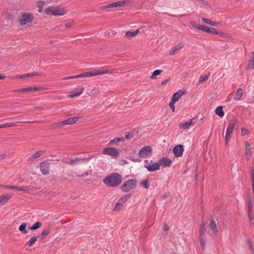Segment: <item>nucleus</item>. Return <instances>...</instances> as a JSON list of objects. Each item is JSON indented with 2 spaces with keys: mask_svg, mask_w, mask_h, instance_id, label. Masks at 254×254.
I'll return each mask as SVG.
<instances>
[{
  "mask_svg": "<svg viewBox=\"0 0 254 254\" xmlns=\"http://www.w3.org/2000/svg\"><path fill=\"white\" fill-rule=\"evenodd\" d=\"M122 177L117 173H112L103 179V183L109 187L118 186L122 182Z\"/></svg>",
  "mask_w": 254,
  "mask_h": 254,
  "instance_id": "obj_1",
  "label": "nucleus"
},
{
  "mask_svg": "<svg viewBox=\"0 0 254 254\" xmlns=\"http://www.w3.org/2000/svg\"><path fill=\"white\" fill-rule=\"evenodd\" d=\"M110 72L108 69H104L101 68L100 69H93V70L84 73L78 74L75 76H72L66 77L65 79H73L76 78L85 77H92L103 74L108 73Z\"/></svg>",
  "mask_w": 254,
  "mask_h": 254,
  "instance_id": "obj_2",
  "label": "nucleus"
},
{
  "mask_svg": "<svg viewBox=\"0 0 254 254\" xmlns=\"http://www.w3.org/2000/svg\"><path fill=\"white\" fill-rule=\"evenodd\" d=\"M251 181L252 186V191H253V199L248 198L247 200V206H248V212L249 214V217L250 220L251 221L253 219V207L252 204V200L254 203V170H251Z\"/></svg>",
  "mask_w": 254,
  "mask_h": 254,
  "instance_id": "obj_3",
  "label": "nucleus"
},
{
  "mask_svg": "<svg viewBox=\"0 0 254 254\" xmlns=\"http://www.w3.org/2000/svg\"><path fill=\"white\" fill-rule=\"evenodd\" d=\"M45 11L47 14L55 16H62L66 13L65 10L58 6L48 7Z\"/></svg>",
  "mask_w": 254,
  "mask_h": 254,
  "instance_id": "obj_4",
  "label": "nucleus"
},
{
  "mask_svg": "<svg viewBox=\"0 0 254 254\" xmlns=\"http://www.w3.org/2000/svg\"><path fill=\"white\" fill-rule=\"evenodd\" d=\"M235 125L236 122L235 121H231L228 124L224 137L225 144L226 145H228L229 143L234 129Z\"/></svg>",
  "mask_w": 254,
  "mask_h": 254,
  "instance_id": "obj_5",
  "label": "nucleus"
},
{
  "mask_svg": "<svg viewBox=\"0 0 254 254\" xmlns=\"http://www.w3.org/2000/svg\"><path fill=\"white\" fill-rule=\"evenodd\" d=\"M131 197L130 194H128L122 196L116 203L114 208L115 211H119L123 208L127 200Z\"/></svg>",
  "mask_w": 254,
  "mask_h": 254,
  "instance_id": "obj_6",
  "label": "nucleus"
},
{
  "mask_svg": "<svg viewBox=\"0 0 254 254\" xmlns=\"http://www.w3.org/2000/svg\"><path fill=\"white\" fill-rule=\"evenodd\" d=\"M136 185L135 180H129L125 182L121 186V189L123 191L128 192L130 190L134 189Z\"/></svg>",
  "mask_w": 254,
  "mask_h": 254,
  "instance_id": "obj_7",
  "label": "nucleus"
},
{
  "mask_svg": "<svg viewBox=\"0 0 254 254\" xmlns=\"http://www.w3.org/2000/svg\"><path fill=\"white\" fill-rule=\"evenodd\" d=\"M152 154V149L150 146H145L139 151L138 156L139 158H146L150 157Z\"/></svg>",
  "mask_w": 254,
  "mask_h": 254,
  "instance_id": "obj_8",
  "label": "nucleus"
},
{
  "mask_svg": "<svg viewBox=\"0 0 254 254\" xmlns=\"http://www.w3.org/2000/svg\"><path fill=\"white\" fill-rule=\"evenodd\" d=\"M144 167L146 168L149 172H154L160 169V165L158 162H154L152 160L148 161L145 160Z\"/></svg>",
  "mask_w": 254,
  "mask_h": 254,
  "instance_id": "obj_9",
  "label": "nucleus"
},
{
  "mask_svg": "<svg viewBox=\"0 0 254 254\" xmlns=\"http://www.w3.org/2000/svg\"><path fill=\"white\" fill-rule=\"evenodd\" d=\"M34 19L33 16L29 13H24L20 17L18 22L21 25L31 23Z\"/></svg>",
  "mask_w": 254,
  "mask_h": 254,
  "instance_id": "obj_10",
  "label": "nucleus"
},
{
  "mask_svg": "<svg viewBox=\"0 0 254 254\" xmlns=\"http://www.w3.org/2000/svg\"><path fill=\"white\" fill-rule=\"evenodd\" d=\"M102 153L108 155L114 158H117L119 155V151L116 148L112 147H107L104 148Z\"/></svg>",
  "mask_w": 254,
  "mask_h": 254,
  "instance_id": "obj_11",
  "label": "nucleus"
},
{
  "mask_svg": "<svg viewBox=\"0 0 254 254\" xmlns=\"http://www.w3.org/2000/svg\"><path fill=\"white\" fill-rule=\"evenodd\" d=\"M197 29L205 32L206 33H213L217 35L219 34V33L216 30V29L213 28H210L205 25H200L198 27H197Z\"/></svg>",
  "mask_w": 254,
  "mask_h": 254,
  "instance_id": "obj_12",
  "label": "nucleus"
},
{
  "mask_svg": "<svg viewBox=\"0 0 254 254\" xmlns=\"http://www.w3.org/2000/svg\"><path fill=\"white\" fill-rule=\"evenodd\" d=\"M126 1H118L115 2L111 3L105 5L102 7V9H104L105 8H113V7H117L123 6L125 4Z\"/></svg>",
  "mask_w": 254,
  "mask_h": 254,
  "instance_id": "obj_13",
  "label": "nucleus"
},
{
  "mask_svg": "<svg viewBox=\"0 0 254 254\" xmlns=\"http://www.w3.org/2000/svg\"><path fill=\"white\" fill-rule=\"evenodd\" d=\"M195 121H196V120L195 118H192L189 121L182 123L180 124V127L181 129H188L190 127H192L194 125V124L195 123Z\"/></svg>",
  "mask_w": 254,
  "mask_h": 254,
  "instance_id": "obj_14",
  "label": "nucleus"
},
{
  "mask_svg": "<svg viewBox=\"0 0 254 254\" xmlns=\"http://www.w3.org/2000/svg\"><path fill=\"white\" fill-rule=\"evenodd\" d=\"M83 91V87L82 86H78L77 88H75L72 90L68 95L70 98H73L77 97L80 95Z\"/></svg>",
  "mask_w": 254,
  "mask_h": 254,
  "instance_id": "obj_15",
  "label": "nucleus"
},
{
  "mask_svg": "<svg viewBox=\"0 0 254 254\" xmlns=\"http://www.w3.org/2000/svg\"><path fill=\"white\" fill-rule=\"evenodd\" d=\"M49 163L46 162H43L40 164V170L42 173L46 175L49 173Z\"/></svg>",
  "mask_w": 254,
  "mask_h": 254,
  "instance_id": "obj_16",
  "label": "nucleus"
},
{
  "mask_svg": "<svg viewBox=\"0 0 254 254\" xmlns=\"http://www.w3.org/2000/svg\"><path fill=\"white\" fill-rule=\"evenodd\" d=\"M80 158H64L63 160V162L70 164L71 165H75L78 164Z\"/></svg>",
  "mask_w": 254,
  "mask_h": 254,
  "instance_id": "obj_17",
  "label": "nucleus"
},
{
  "mask_svg": "<svg viewBox=\"0 0 254 254\" xmlns=\"http://www.w3.org/2000/svg\"><path fill=\"white\" fill-rule=\"evenodd\" d=\"M160 167H166L169 166L172 163V160L168 158H163L158 162Z\"/></svg>",
  "mask_w": 254,
  "mask_h": 254,
  "instance_id": "obj_18",
  "label": "nucleus"
},
{
  "mask_svg": "<svg viewBox=\"0 0 254 254\" xmlns=\"http://www.w3.org/2000/svg\"><path fill=\"white\" fill-rule=\"evenodd\" d=\"M184 151V148L183 145H178L176 146H175L173 148V152L174 153L175 155L177 157L181 156L183 153Z\"/></svg>",
  "mask_w": 254,
  "mask_h": 254,
  "instance_id": "obj_19",
  "label": "nucleus"
},
{
  "mask_svg": "<svg viewBox=\"0 0 254 254\" xmlns=\"http://www.w3.org/2000/svg\"><path fill=\"white\" fill-rule=\"evenodd\" d=\"M185 93L186 91H185L181 90H179L173 95L171 101H173L174 102H177L180 99V98L185 94Z\"/></svg>",
  "mask_w": 254,
  "mask_h": 254,
  "instance_id": "obj_20",
  "label": "nucleus"
},
{
  "mask_svg": "<svg viewBox=\"0 0 254 254\" xmlns=\"http://www.w3.org/2000/svg\"><path fill=\"white\" fill-rule=\"evenodd\" d=\"M245 148H246L245 154H246V157L247 158H250L253 154V151L252 150L251 145L248 141H246L245 142Z\"/></svg>",
  "mask_w": 254,
  "mask_h": 254,
  "instance_id": "obj_21",
  "label": "nucleus"
},
{
  "mask_svg": "<svg viewBox=\"0 0 254 254\" xmlns=\"http://www.w3.org/2000/svg\"><path fill=\"white\" fill-rule=\"evenodd\" d=\"M184 47L183 43H179L176 46L173 47L170 52V55H175L176 53H177L179 50H180Z\"/></svg>",
  "mask_w": 254,
  "mask_h": 254,
  "instance_id": "obj_22",
  "label": "nucleus"
},
{
  "mask_svg": "<svg viewBox=\"0 0 254 254\" xmlns=\"http://www.w3.org/2000/svg\"><path fill=\"white\" fill-rule=\"evenodd\" d=\"M38 90V88L36 87H29L25 88H22L16 90V92H35Z\"/></svg>",
  "mask_w": 254,
  "mask_h": 254,
  "instance_id": "obj_23",
  "label": "nucleus"
},
{
  "mask_svg": "<svg viewBox=\"0 0 254 254\" xmlns=\"http://www.w3.org/2000/svg\"><path fill=\"white\" fill-rule=\"evenodd\" d=\"M58 0H49V1H44V0L39 1L38 2V6L39 7L38 12L40 13V12H41L42 11V10H43V9H42L43 5H44V4L45 2H47V3L55 2H57Z\"/></svg>",
  "mask_w": 254,
  "mask_h": 254,
  "instance_id": "obj_24",
  "label": "nucleus"
},
{
  "mask_svg": "<svg viewBox=\"0 0 254 254\" xmlns=\"http://www.w3.org/2000/svg\"><path fill=\"white\" fill-rule=\"evenodd\" d=\"M210 231L216 234L217 231V225L216 224L215 221L214 220H211L210 224Z\"/></svg>",
  "mask_w": 254,
  "mask_h": 254,
  "instance_id": "obj_25",
  "label": "nucleus"
},
{
  "mask_svg": "<svg viewBox=\"0 0 254 254\" xmlns=\"http://www.w3.org/2000/svg\"><path fill=\"white\" fill-rule=\"evenodd\" d=\"M139 30L137 29L134 32L127 31L126 33V37L128 39H131L132 37H135L138 33Z\"/></svg>",
  "mask_w": 254,
  "mask_h": 254,
  "instance_id": "obj_26",
  "label": "nucleus"
},
{
  "mask_svg": "<svg viewBox=\"0 0 254 254\" xmlns=\"http://www.w3.org/2000/svg\"><path fill=\"white\" fill-rule=\"evenodd\" d=\"M242 95H243L242 89L239 88L235 93L234 99L236 101L240 100Z\"/></svg>",
  "mask_w": 254,
  "mask_h": 254,
  "instance_id": "obj_27",
  "label": "nucleus"
},
{
  "mask_svg": "<svg viewBox=\"0 0 254 254\" xmlns=\"http://www.w3.org/2000/svg\"><path fill=\"white\" fill-rule=\"evenodd\" d=\"M215 114L220 117H222L224 115V113L222 106H218L215 111Z\"/></svg>",
  "mask_w": 254,
  "mask_h": 254,
  "instance_id": "obj_28",
  "label": "nucleus"
},
{
  "mask_svg": "<svg viewBox=\"0 0 254 254\" xmlns=\"http://www.w3.org/2000/svg\"><path fill=\"white\" fill-rule=\"evenodd\" d=\"M78 120V118L77 117H73L68 118L67 120H65L66 125H72L76 123Z\"/></svg>",
  "mask_w": 254,
  "mask_h": 254,
  "instance_id": "obj_29",
  "label": "nucleus"
},
{
  "mask_svg": "<svg viewBox=\"0 0 254 254\" xmlns=\"http://www.w3.org/2000/svg\"><path fill=\"white\" fill-rule=\"evenodd\" d=\"M202 21L204 22L205 23H207L209 25H212V26H218L219 24L214 21L211 20L210 19H207L203 18H202Z\"/></svg>",
  "mask_w": 254,
  "mask_h": 254,
  "instance_id": "obj_30",
  "label": "nucleus"
},
{
  "mask_svg": "<svg viewBox=\"0 0 254 254\" xmlns=\"http://www.w3.org/2000/svg\"><path fill=\"white\" fill-rule=\"evenodd\" d=\"M11 195L10 194L2 195L0 197V203H4L6 202L10 198H11Z\"/></svg>",
  "mask_w": 254,
  "mask_h": 254,
  "instance_id": "obj_31",
  "label": "nucleus"
},
{
  "mask_svg": "<svg viewBox=\"0 0 254 254\" xmlns=\"http://www.w3.org/2000/svg\"><path fill=\"white\" fill-rule=\"evenodd\" d=\"M43 151H37L35 154L29 157L28 160H33L40 157L43 153Z\"/></svg>",
  "mask_w": 254,
  "mask_h": 254,
  "instance_id": "obj_32",
  "label": "nucleus"
},
{
  "mask_svg": "<svg viewBox=\"0 0 254 254\" xmlns=\"http://www.w3.org/2000/svg\"><path fill=\"white\" fill-rule=\"evenodd\" d=\"M27 224L25 223H23L19 227V230L23 234H26L28 233V231L26 229Z\"/></svg>",
  "mask_w": 254,
  "mask_h": 254,
  "instance_id": "obj_33",
  "label": "nucleus"
},
{
  "mask_svg": "<svg viewBox=\"0 0 254 254\" xmlns=\"http://www.w3.org/2000/svg\"><path fill=\"white\" fill-rule=\"evenodd\" d=\"M206 231V225L205 223L201 224L200 227V235L199 236H205V234Z\"/></svg>",
  "mask_w": 254,
  "mask_h": 254,
  "instance_id": "obj_34",
  "label": "nucleus"
},
{
  "mask_svg": "<svg viewBox=\"0 0 254 254\" xmlns=\"http://www.w3.org/2000/svg\"><path fill=\"white\" fill-rule=\"evenodd\" d=\"M150 180L149 179H147L145 180L142 181L141 183V186L145 189H148L150 187L149 185Z\"/></svg>",
  "mask_w": 254,
  "mask_h": 254,
  "instance_id": "obj_35",
  "label": "nucleus"
},
{
  "mask_svg": "<svg viewBox=\"0 0 254 254\" xmlns=\"http://www.w3.org/2000/svg\"><path fill=\"white\" fill-rule=\"evenodd\" d=\"M37 238L35 236L32 237L29 241L26 242V246L31 247L32 246L36 241Z\"/></svg>",
  "mask_w": 254,
  "mask_h": 254,
  "instance_id": "obj_36",
  "label": "nucleus"
},
{
  "mask_svg": "<svg viewBox=\"0 0 254 254\" xmlns=\"http://www.w3.org/2000/svg\"><path fill=\"white\" fill-rule=\"evenodd\" d=\"M199 241L200 243V246L201 247L202 249H204L205 247V236H199Z\"/></svg>",
  "mask_w": 254,
  "mask_h": 254,
  "instance_id": "obj_37",
  "label": "nucleus"
},
{
  "mask_svg": "<svg viewBox=\"0 0 254 254\" xmlns=\"http://www.w3.org/2000/svg\"><path fill=\"white\" fill-rule=\"evenodd\" d=\"M42 223L40 222H37L34 223L30 228V229L31 230H35L41 227Z\"/></svg>",
  "mask_w": 254,
  "mask_h": 254,
  "instance_id": "obj_38",
  "label": "nucleus"
},
{
  "mask_svg": "<svg viewBox=\"0 0 254 254\" xmlns=\"http://www.w3.org/2000/svg\"><path fill=\"white\" fill-rule=\"evenodd\" d=\"M15 126L14 122L8 123L0 125V128L12 127Z\"/></svg>",
  "mask_w": 254,
  "mask_h": 254,
  "instance_id": "obj_39",
  "label": "nucleus"
},
{
  "mask_svg": "<svg viewBox=\"0 0 254 254\" xmlns=\"http://www.w3.org/2000/svg\"><path fill=\"white\" fill-rule=\"evenodd\" d=\"M4 187L6 189H8V190L12 189V190H16V191L24 190L21 187L19 188V187H12V186H5Z\"/></svg>",
  "mask_w": 254,
  "mask_h": 254,
  "instance_id": "obj_40",
  "label": "nucleus"
},
{
  "mask_svg": "<svg viewBox=\"0 0 254 254\" xmlns=\"http://www.w3.org/2000/svg\"><path fill=\"white\" fill-rule=\"evenodd\" d=\"M50 232V229L49 228H47L43 231L41 234V237L42 239H44L47 235H48Z\"/></svg>",
  "mask_w": 254,
  "mask_h": 254,
  "instance_id": "obj_41",
  "label": "nucleus"
},
{
  "mask_svg": "<svg viewBox=\"0 0 254 254\" xmlns=\"http://www.w3.org/2000/svg\"><path fill=\"white\" fill-rule=\"evenodd\" d=\"M66 125V123H65V121H61V122H59L58 123H55L54 124V126L56 127H62L64 126H65Z\"/></svg>",
  "mask_w": 254,
  "mask_h": 254,
  "instance_id": "obj_42",
  "label": "nucleus"
},
{
  "mask_svg": "<svg viewBox=\"0 0 254 254\" xmlns=\"http://www.w3.org/2000/svg\"><path fill=\"white\" fill-rule=\"evenodd\" d=\"M209 75H210V74L208 73V74H207L206 75L200 76V78L199 79V81H198L199 83H201L202 82L206 81L208 79Z\"/></svg>",
  "mask_w": 254,
  "mask_h": 254,
  "instance_id": "obj_43",
  "label": "nucleus"
},
{
  "mask_svg": "<svg viewBox=\"0 0 254 254\" xmlns=\"http://www.w3.org/2000/svg\"><path fill=\"white\" fill-rule=\"evenodd\" d=\"M161 72H162L161 70L157 69V70H154L153 72L152 75H151L150 78H153L154 76L160 74L161 73Z\"/></svg>",
  "mask_w": 254,
  "mask_h": 254,
  "instance_id": "obj_44",
  "label": "nucleus"
},
{
  "mask_svg": "<svg viewBox=\"0 0 254 254\" xmlns=\"http://www.w3.org/2000/svg\"><path fill=\"white\" fill-rule=\"evenodd\" d=\"M241 132L242 135L244 136L250 133V131L246 129V128H241Z\"/></svg>",
  "mask_w": 254,
  "mask_h": 254,
  "instance_id": "obj_45",
  "label": "nucleus"
},
{
  "mask_svg": "<svg viewBox=\"0 0 254 254\" xmlns=\"http://www.w3.org/2000/svg\"><path fill=\"white\" fill-rule=\"evenodd\" d=\"M175 103V102H174L173 101H171V102H170V103L169 104V107L172 110L173 112H175V105H174Z\"/></svg>",
  "mask_w": 254,
  "mask_h": 254,
  "instance_id": "obj_46",
  "label": "nucleus"
},
{
  "mask_svg": "<svg viewBox=\"0 0 254 254\" xmlns=\"http://www.w3.org/2000/svg\"><path fill=\"white\" fill-rule=\"evenodd\" d=\"M251 68L254 69V51L253 52V56L251 59Z\"/></svg>",
  "mask_w": 254,
  "mask_h": 254,
  "instance_id": "obj_47",
  "label": "nucleus"
},
{
  "mask_svg": "<svg viewBox=\"0 0 254 254\" xmlns=\"http://www.w3.org/2000/svg\"><path fill=\"white\" fill-rule=\"evenodd\" d=\"M26 77H29V75L27 73V74H23V75H18L17 76H16L15 77V78H26Z\"/></svg>",
  "mask_w": 254,
  "mask_h": 254,
  "instance_id": "obj_48",
  "label": "nucleus"
},
{
  "mask_svg": "<svg viewBox=\"0 0 254 254\" xmlns=\"http://www.w3.org/2000/svg\"><path fill=\"white\" fill-rule=\"evenodd\" d=\"M118 143V142L117 141V138H116L113 139L111 141H110V142H109V144L110 145H112L114 144H117Z\"/></svg>",
  "mask_w": 254,
  "mask_h": 254,
  "instance_id": "obj_49",
  "label": "nucleus"
},
{
  "mask_svg": "<svg viewBox=\"0 0 254 254\" xmlns=\"http://www.w3.org/2000/svg\"><path fill=\"white\" fill-rule=\"evenodd\" d=\"M133 136V133H132V132H129V133H127L126 134V139H130L131 138V137H132Z\"/></svg>",
  "mask_w": 254,
  "mask_h": 254,
  "instance_id": "obj_50",
  "label": "nucleus"
},
{
  "mask_svg": "<svg viewBox=\"0 0 254 254\" xmlns=\"http://www.w3.org/2000/svg\"><path fill=\"white\" fill-rule=\"evenodd\" d=\"M164 232L162 233V235H165L167 234V231L168 230V228L167 227L166 225H164L163 226Z\"/></svg>",
  "mask_w": 254,
  "mask_h": 254,
  "instance_id": "obj_51",
  "label": "nucleus"
},
{
  "mask_svg": "<svg viewBox=\"0 0 254 254\" xmlns=\"http://www.w3.org/2000/svg\"><path fill=\"white\" fill-rule=\"evenodd\" d=\"M190 25L194 27H196L197 28V27H198L199 25H197V24L194 21H190Z\"/></svg>",
  "mask_w": 254,
  "mask_h": 254,
  "instance_id": "obj_52",
  "label": "nucleus"
},
{
  "mask_svg": "<svg viewBox=\"0 0 254 254\" xmlns=\"http://www.w3.org/2000/svg\"><path fill=\"white\" fill-rule=\"evenodd\" d=\"M130 159L133 162H140L141 161V160L139 158H130Z\"/></svg>",
  "mask_w": 254,
  "mask_h": 254,
  "instance_id": "obj_53",
  "label": "nucleus"
},
{
  "mask_svg": "<svg viewBox=\"0 0 254 254\" xmlns=\"http://www.w3.org/2000/svg\"><path fill=\"white\" fill-rule=\"evenodd\" d=\"M117 139L118 142L120 141H124L125 140V138L123 137L117 138Z\"/></svg>",
  "mask_w": 254,
  "mask_h": 254,
  "instance_id": "obj_54",
  "label": "nucleus"
},
{
  "mask_svg": "<svg viewBox=\"0 0 254 254\" xmlns=\"http://www.w3.org/2000/svg\"><path fill=\"white\" fill-rule=\"evenodd\" d=\"M247 244H248V246H249V248H250V249H251V250L253 251V247H252V244H251V243H250L249 241H248V242H247Z\"/></svg>",
  "mask_w": 254,
  "mask_h": 254,
  "instance_id": "obj_55",
  "label": "nucleus"
},
{
  "mask_svg": "<svg viewBox=\"0 0 254 254\" xmlns=\"http://www.w3.org/2000/svg\"><path fill=\"white\" fill-rule=\"evenodd\" d=\"M27 74L29 75V77H31V76H35V75H37L36 72H33V73H27Z\"/></svg>",
  "mask_w": 254,
  "mask_h": 254,
  "instance_id": "obj_56",
  "label": "nucleus"
},
{
  "mask_svg": "<svg viewBox=\"0 0 254 254\" xmlns=\"http://www.w3.org/2000/svg\"><path fill=\"white\" fill-rule=\"evenodd\" d=\"M65 27L66 28H69L71 26V24L70 23H67L65 25Z\"/></svg>",
  "mask_w": 254,
  "mask_h": 254,
  "instance_id": "obj_57",
  "label": "nucleus"
},
{
  "mask_svg": "<svg viewBox=\"0 0 254 254\" xmlns=\"http://www.w3.org/2000/svg\"><path fill=\"white\" fill-rule=\"evenodd\" d=\"M93 156H94V155H93V156L90 155V156H89L88 157V159H91V158H92Z\"/></svg>",
  "mask_w": 254,
  "mask_h": 254,
  "instance_id": "obj_58",
  "label": "nucleus"
},
{
  "mask_svg": "<svg viewBox=\"0 0 254 254\" xmlns=\"http://www.w3.org/2000/svg\"><path fill=\"white\" fill-rule=\"evenodd\" d=\"M4 157H5L4 155H1V159H3V158H4Z\"/></svg>",
  "mask_w": 254,
  "mask_h": 254,
  "instance_id": "obj_59",
  "label": "nucleus"
},
{
  "mask_svg": "<svg viewBox=\"0 0 254 254\" xmlns=\"http://www.w3.org/2000/svg\"><path fill=\"white\" fill-rule=\"evenodd\" d=\"M3 78V77H2L1 75H0V79Z\"/></svg>",
  "mask_w": 254,
  "mask_h": 254,
  "instance_id": "obj_60",
  "label": "nucleus"
}]
</instances>
